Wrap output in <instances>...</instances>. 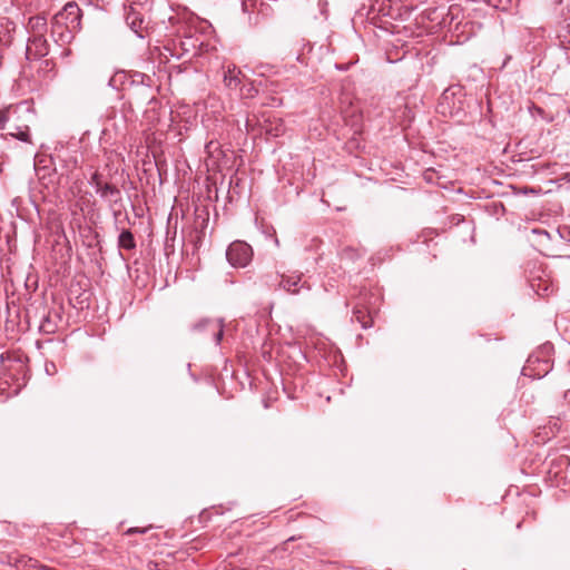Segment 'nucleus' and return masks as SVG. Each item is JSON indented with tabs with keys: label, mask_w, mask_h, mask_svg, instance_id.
Returning <instances> with one entry per match:
<instances>
[{
	"label": "nucleus",
	"mask_w": 570,
	"mask_h": 570,
	"mask_svg": "<svg viewBox=\"0 0 570 570\" xmlns=\"http://www.w3.org/2000/svg\"><path fill=\"white\" fill-rule=\"evenodd\" d=\"M569 115H570V109L568 110Z\"/></svg>",
	"instance_id": "nucleus-30"
},
{
	"label": "nucleus",
	"mask_w": 570,
	"mask_h": 570,
	"mask_svg": "<svg viewBox=\"0 0 570 570\" xmlns=\"http://www.w3.org/2000/svg\"><path fill=\"white\" fill-rule=\"evenodd\" d=\"M240 71L236 66L228 67L224 72V83L229 89H236L240 85Z\"/></svg>",
	"instance_id": "nucleus-11"
},
{
	"label": "nucleus",
	"mask_w": 570,
	"mask_h": 570,
	"mask_svg": "<svg viewBox=\"0 0 570 570\" xmlns=\"http://www.w3.org/2000/svg\"><path fill=\"white\" fill-rule=\"evenodd\" d=\"M253 257L252 247L242 240L233 242L226 250V258L233 267H245Z\"/></svg>",
	"instance_id": "nucleus-1"
},
{
	"label": "nucleus",
	"mask_w": 570,
	"mask_h": 570,
	"mask_svg": "<svg viewBox=\"0 0 570 570\" xmlns=\"http://www.w3.org/2000/svg\"><path fill=\"white\" fill-rule=\"evenodd\" d=\"M92 184L96 186V190L101 197L119 195V190L115 186H112L110 184L101 185L100 181L98 180L97 174H95L92 176Z\"/></svg>",
	"instance_id": "nucleus-14"
},
{
	"label": "nucleus",
	"mask_w": 570,
	"mask_h": 570,
	"mask_svg": "<svg viewBox=\"0 0 570 570\" xmlns=\"http://www.w3.org/2000/svg\"><path fill=\"white\" fill-rule=\"evenodd\" d=\"M531 288L539 295V296H542V297H546V296H549L550 293L553 292L552 287H551V284L548 279H543V278H538V279H532L531 283Z\"/></svg>",
	"instance_id": "nucleus-13"
},
{
	"label": "nucleus",
	"mask_w": 570,
	"mask_h": 570,
	"mask_svg": "<svg viewBox=\"0 0 570 570\" xmlns=\"http://www.w3.org/2000/svg\"><path fill=\"white\" fill-rule=\"evenodd\" d=\"M118 246L127 250H131L136 247V242L130 230L125 229L120 233L118 237Z\"/></svg>",
	"instance_id": "nucleus-15"
},
{
	"label": "nucleus",
	"mask_w": 570,
	"mask_h": 570,
	"mask_svg": "<svg viewBox=\"0 0 570 570\" xmlns=\"http://www.w3.org/2000/svg\"><path fill=\"white\" fill-rule=\"evenodd\" d=\"M79 30H71L63 23H57L52 20L51 23V37L53 41L60 46L68 45L72 41L76 32Z\"/></svg>",
	"instance_id": "nucleus-5"
},
{
	"label": "nucleus",
	"mask_w": 570,
	"mask_h": 570,
	"mask_svg": "<svg viewBox=\"0 0 570 570\" xmlns=\"http://www.w3.org/2000/svg\"><path fill=\"white\" fill-rule=\"evenodd\" d=\"M9 121V115L7 110H0V130L4 128L6 124Z\"/></svg>",
	"instance_id": "nucleus-22"
},
{
	"label": "nucleus",
	"mask_w": 570,
	"mask_h": 570,
	"mask_svg": "<svg viewBox=\"0 0 570 570\" xmlns=\"http://www.w3.org/2000/svg\"><path fill=\"white\" fill-rule=\"evenodd\" d=\"M550 348H551V346H550V345H544V346L542 347V350H543V351H547V352H548Z\"/></svg>",
	"instance_id": "nucleus-28"
},
{
	"label": "nucleus",
	"mask_w": 570,
	"mask_h": 570,
	"mask_svg": "<svg viewBox=\"0 0 570 570\" xmlns=\"http://www.w3.org/2000/svg\"><path fill=\"white\" fill-rule=\"evenodd\" d=\"M279 286L291 294H298L302 288L309 289L306 282H302V274L293 273L291 275H282Z\"/></svg>",
	"instance_id": "nucleus-6"
},
{
	"label": "nucleus",
	"mask_w": 570,
	"mask_h": 570,
	"mask_svg": "<svg viewBox=\"0 0 570 570\" xmlns=\"http://www.w3.org/2000/svg\"><path fill=\"white\" fill-rule=\"evenodd\" d=\"M39 328L41 332L50 334L56 331V325L50 321V316L47 315L42 318Z\"/></svg>",
	"instance_id": "nucleus-18"
},
{
	"label": "nucleus",
	"mask_w": 570,
	"mask_h": 570,
	"mask_svg": "<svg viewBox=\"0 0 570 570\" xmlns=\"http://www.w3.org/2000/svg\"><path fill=\"white\" fill-rule=\"evenodd\" d=\"M129 2V6H132V7H140V6H145L148 0H127Z\"/></svg>",
	"instance_id": "nucleus-24"
},
{
	"label": "nucleus",
	"mask_w": 570,
	"mask_h": 570,
	"mask_svg": "<svg viewBox=\"0 0 570 570\" xmlns=\"http://www.w3.org/2000/svg\"><path fill=\"white\" fill-rule=\"evenodd\" d=\"M45 371L49 375H55L57 373V366L53 362H46Z\"/></svg>",
	"instance_id": "nucleus-21"
},
{
	"label": "nucleus",
	"mask_w": 570,
	"mask_h": 570,
	"mask_svg": "<svg viewBox=\"0 0 570 570\" xmlns=\"http://www.w3.org/2000/svg\"><path fill=\"white\" fill-rule=\"evenodd\" d=\"M8 135L20 140V141L31 142L28 126H18V127H16L14 131H10V132H8Z\"/></svg>",
	"instance_id": "nucleus-16"
},
{
	"label": "nucleus",
	"mask_w": 570,
	"mask_h": 570,
	"mask_svg": "<svg viewBox=\"0 0 570 570\" xmlns=\"http://www.w3.org/2000/svg\"><path fill=\"white\" fill-rule=\"evenodd\" d=\"M126 21H127L128 26L130 27V29L135 33H137L140 38H142V36L139 33V31L142 29L144 20L140 17V13L137 11L136 7L129 6V11L127 12V16H126Z\"/></svg>",
	"instance_id": "nucleus-10"
},
{
	"label": "nucleus",
	"mask_w": 570,
	"mask_h": 570,
	"mask_svg": "<svg viewBox=\"0 0 570 570\" xmlns=\"http://www.w3.org/2000/svg\"><path fill=\"white\" fill-rule=\"evenodd\" d=\"M126 78L127 76L124 71H118L112 77H110L108 85L114 89H119Z\"/></svg>",
	"instance_id": "nucleus-17"
},
{
	"label": "nucleus",
	"mask_w": 570,
	"mask_h": 570,
	"mask_svg": "<svg viewBox=\"0 0 570 570\" xmlns=\"http://www.w3.org/2000/svg\"><path fill=\"white\" fill-rule=\"evenodd\" d=\"M563 401H564L566 404L570 405V389L564 392Z\"/></svg>",
	"instance_id": "nucleus-27"
},
{
	"label": "nucleus",
	"mask_w": 570,
	"mask_h": 570,
	"mask_svg": "<svg viewBox=\"0 0 570 570\" xmlns=\"http://www.w3.org/2000/svg\"><path fill=\"white\" fill-rule=\"evenodd\" d=\"M146 531H147L146 528H130L127 530V534L145 533Z\"/></svg>",
	"instance_id": "nucleus-26"
},
{
	"label": "nucleus",
	"mask_w": 570,
	"mask_h": 570,
	"mask_svg": "<svg viewBox=\"0 0 570 570\" xmlns=\"http://www.w3.org/2000/svg\"><path fill=\"white\" fill-rule=\"evenodd\" d=\"M360 255H361L360 252L352 247H346L341 253L342 259H348V261H354L355 258L360 257Z\"/></svg>",
	"instance_id": "nucleus-20"
},
{
	"label": "nucleus",
	"mask_w": 570,
	"mask_h": 570,
	"mask_svg": "<svg viewBox=\"0 0 570 570\" xmlns=\"http://www.w3.org/2000/svg\"><path fill=\"white\" fill-rule=\"evenodd\" d=\"M267 105L271 106V107H278V106L282 105V99L277 98V97H272L271 101L267 102Z\"/></svg>",
	"instance_id": "nucleus-25"
},
{
	"label": "nucleus",
	"mask_w": 570,
	"mask_h": 570,
	"mask_svg": "<svg viewBox=\"0 0 570 570\" xmlns=\"http://www.w3.org/2000/svg\"><path fill=\"white\" fill-rule=\"evenodd\" d=\"M551 370L549 360H541L539 355L532 354L528 357L527 364L522 368V374L532 379H541Z\"/></svg>",
	"instance_id": "nucleus-3"
},
{
	"label": "nucleus",
	"mask_w": 570,
	"mask_h": 570,
	"mask_svg": "<svg viewBox=\"0 0 570 570\" xmlns=\"http://www.w3.org/2000/svg\"><path fill=\"white\" fill-rule=\"evenodd\" d=\"M213 144H214V142H213V141H210V142L206 146V148H207V149H210V148H212V146H213Z\"/></svg>",
	"instance_id": "nucleus-29"
},
{
	"label": "nucleus",
	"mask_w": 570,
	"mask_h": 570,
	"mask_svg": "<svg viewBox=\"0 0 570 570\" xmlns=\"http://www.w3.org/2000/svg\"><path fill=\"white\" fill-rule=\"evenodd\" d=\"M193 330L195 332L199 333H209L213 336L214 342L216 345H218L223 338L224 335V324L223 320H210V318H204L197 322Z\"/></svg>",
	"instance_id": "nucleus-4"
},
{
	"label": "nucleus",
	"mask_w": 570,
	"mask_h": 570,
	"mask_svg": "<svg viewBox=\"0 0 570 570\" xmlns=\"http://www.w3.org/2000/svg\"><path fill=\"white\" fill-rule=\"evenodd\" d=\"M28 27L31 36L45 35L47 31V20L41 16L31 17Z\"/></svg>",
	"instance_id": "nucleus-12"
},
{
	"label": "nucleus",
	"mask_w": 570,
	"mask_h": 570,
	"mask_svg": "<svg viewBox=\"0 0 570 570\" xmlns=\"http://www.w3.org/2000/svg\"><path fill=\"white\" fill-rule=\"evenodd\" d=\"M52 20L60 24L63 23L71 30H80L81 10L75 1L68 2L55 14Z\"/></svg>",
	"instance_id": "nucleus-2"
},
{
	"label": "nucleus",
	"mask_w": 570,
	"mask_h": 570,
	"mask_svg": "<svg viewBox=\"0 0 570 570\" xmlns=\"http://www.w3.org/2000/svg\"><path fill=\"white\" fill-rule=\"evenodd\" d=\"M198 45V39H194L193 37H186V39L181 41L183 49L186 52H189L190 50H196Z\"/></svg>",
	"instance_id": "nucleus-19"
},
{
	"label": "nucleus",
	"mask_w": 570,
	"mask_h": 570,
	"mask_svg": "<svg viewBox=\"0 0 570 570\" xmlns=\"http://www.w3.org/2000/svg\"><path fill=\"white\" fill-rule=\"evenodd\" d=\"M136 79H134V81H140L141 83H145V80H148L150 81V77L149 76H146L145 73H136L135 75Z\"/></svg>",
	"instance_id": "nucleus-23"
},
{
	"label": "nucleus",
	"mask_w": 570,
	"mask_h": 570,
	"mask_svg": "<svg viewBox=\"0 0 570 570\" xmlns=\"http://www.w3.org/2000/svg\"><path fill=\"white\" fill-rule=\"evenodd\" d=\"M27 55L45 57L48 55V42L45 35L31 36L27 46Z\"/></svg>",
	"instance_id": "nucleus-7"
},
{
	"label": "nucleus",
	"mask_w": 570,
	"mask_h": 570,
	"mask_svg": "<svg viewBox=\"0 0 570 570\" xmlns=\"http://www.w3.org/2000/svg\"><path fill=\"white\" fill-rule=\"evenodd\" d=\"M352 321L361 324L363 328H368L372 326V316L371 311L364 306H354Z\"/></svg>",
	"instance_id": "nucleus-9"
},
{
	"label": "nucleus",
	"mask_w": 570,
	"mask_h": 570,
	"mask_svg": "<svg viewBox=\"0 0 570 570\" xmlns=\"http://www.w3.org/2000/svg\"><path fill=\"white\" fill-rule=\"evenodd\" d=\"M259 125L267 135L273 137H278L285 131L284 121L281 118L274 116H264L263 121H261Z\"/></svg>",
	"instance_id": "nucleus-8"
}]
</instances>
